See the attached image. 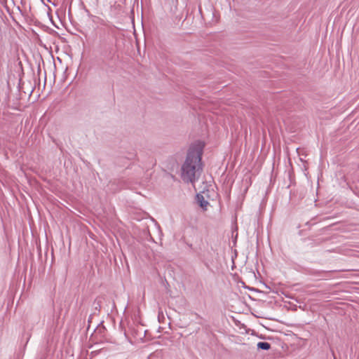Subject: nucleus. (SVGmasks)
<instances>
[{
  "label": "nucleus",
  "instance_id": "obj_8",
  "mask_svg": "<svg viewBox=\"0 0 359 359\" xmlns=\"http://www.w3.org/2000/svg\"><path fill=\"white\" fill-rule=\"evenodd\" d=\"M86 11L87 12V13H88V15L89 16L93 17V15L90 13V12H89V11H88V10H86Z\"/></svg>",
  "mask_w": 359,
  "mask_h": 359
},
{
  "label": "nucleus",
  "instance_id": "obj_1",
  "mask_svg": "<svg viewBox=\"0 0 359 359\" xmlns=\"http://www.w3.org/2000/svg\"><path fill=\"white\" fill-rule=\"evenodd\" d=\"M205 143L196 141L192 143L187 151V156L181 168V177L186 183H194L203 170L202 156Z\"/></svg>",
  "mask_w": 359,
  "mask_h": 359
},
{
  "label": "nucleus",
  "instance_id": "obj_3",
  "mask_svg": "<svg viewBox=\"0 0 359 359\" xmlns=\"http://www.w3.org/2000/svg\"><path fill=\"white\" fill-rule=\"evenodd\" d=\"M196 200L198 205L203 210H206L209 203L205 200L204 196L201 194H196Z\"/></svg>",
  "mask_w": 359,
  "mask_h": 359
},
{
  "label": "nucleus",
  "instance_id": "obj_9",
  "mask_svg": "<svg viewBox=\"0 0 359 359\" xmlns=\"http://www.w3.org/2000/svg\"><path fill=\"white\" fill-rule=\"evenodd\" d=\"M97 306H95V309H97V308H99V306H100V304H99V303H97Z\"/></svg>",
  "mask_w": 359,
  "mask_h": 359
},
{
  "label": "nucleus",
  "instance_id": "obj_7",
  "mask_svg": "<svg viewBox=\"0 0 359 359\" xmlns=\"http://www.w3.org/2000/svg\"><path fill=\"white\" fill-rule=\"evenodd\" d=\"M105 330H106V329H105L104 327H103L102 328L100 329V332H102V331L104 332Z\"/></svg>",
  "mask_w": 359,
  "mask_h": 359
},
{
  "label": "nucleus",
  "instance_id": "obj_12",
  "mask_svg": "<svg viewBox=\"0 0 359 359\" xmlns=\"http://www.w3.org/2000/svg\"><path fill=\"white\" fill-rule=\"evenodd\" d=\"M196 315L197 316L198 318H201V317L199 315H198L197 313Z\"/></svg>",
  "mask_w": 359,
  "mask_h": 359
},
{
  "label": "nucleus",
  "instance_id": "obj_2",
  "mask_svg": "<svg viewBox=\"0 0 359 359\" xmlns=\"http://www.w3.org/2000/svg\"><path fill=\"white\" fill-rule=\"evenodd\" d=\"M337 270H330V271H319V270H313L311 273V274L319 277L320 279H328L331 277V274Z\"/></svg>",
  "mask_w": 359,
  "mask_h": 359
},
{
  "label": "nucleus",
  "instance_id": "obj_6",
  "mask_svg": "<svg viewBox=\"0 0 359 359\" xmlns=\"http://www.w3.org/2000/svg\"><path fill=\"white\" fill-rule=\"evenodd\" d=\"M108 34H111L113 36H115V33H114V31H112V32H111L109 31V32H108Z\"/></svg>",
  "mask_w": 359,
  "mask_h": 359
},
{
  "label": "nucleus",
  "instance_id": "obj_11",
  "mask_svg": "<svg viewBox=\"0 0 359 359\" xmlns=\"http://www.w3.org/2000/svg\"><path fill=\"white\" fill-rule=\"evenodd\" d=\"M97 306H95V309H97V308H99V306H100V304H99V303H97Z\"/></svg>",
  "mask_w": 359,
  "mask_h": 359
},
{
  "label": "nucleus",
  "instance_id": "obj_13",
  "mask_svg": "<svg viewBox=\"0 0 359 359\" xmlns=\"http://www.w3.org/2000/svg\"><path fill=\"white\" fill-rule=\"evenodd\" d=\"M38 71L39 72L41 71L40 66H39Z\"/></svg>",
  "mask_w": 359,
  "mask_h": 359
},
{
  "label": "nucleus",
  "instance_id": "obj_5",
  "mask_svg": "<svg viewBox=\"0 0 359 359\" xmlns=\"http://www.w3.org/2000/svg\"><path fill=\"white\" fill-rule=\"evenodd\" d=\"M137 152L135 150H133L131 151H129L127 153V156H126V158L128 160H133L137 158Z\"/></svg>",
  "mask_w": 359,
  "mask_h": 359
},
{
  "label": "nucleus",
  "instance_id": "obj_10",
  "mask_svg": "<svg viewBox=\"0 0 359 359\" xmlns=\"http://www.w3.org/2000/svg\"><path fill=\"white\" fill-rule=\"evenodd\" d=\"M97 306H95V309H97V308H99V306H100V304H99V303H97Z\"/></svg>",
  "mask_w": 359,
  "mask_h": 359
},
{
  "label": "nucleus",
  "instance_id": "obj_4",
  "mask_svg": "<svg viewBox=\"0 0 359 359\" xmlns=\"http://www.w3.org/2000/svg\"><path fill=\"white\" fill-rule=\"evenodd\" d=\"M257 349L259 350H264V351H269L271 346L269 343L266 341H259L257 344Z\"/></svg>",
  "mask_w": 359,
  "mask_h": 359
}]
</instances>
